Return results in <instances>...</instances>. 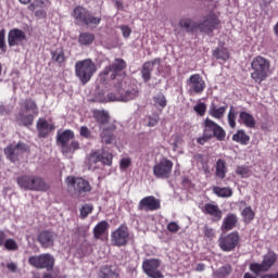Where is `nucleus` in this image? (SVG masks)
<instances>
[{
	"instance_id": "obj_1",
	"label": "nucleus",
	"mask_w": 278,
	"mask_h": 278,
	"mask_svg": "<svg viewBox=\"0 0 278 278\" xmlns=\"http://www.w3.org/2000/svg\"><path fill=\"white\" fill-rule=\"evenodd\" d=\"M127 68V62L123 59H115V61L105 66L102 72H100V83L108 84V79H117L122 77L117 83L114 84V92L108 93L106 98H96L97 103H109V101H122L127 103L138 99L140 96V89L138 85L132 84L125 77V74L121 76L122 71Z\"/></svg>"
},
{
	"instance_id": "obj_2",
	"label": "nucleus",
	"mask_w": 278,
	"mask_h": 278,
	"mask_svg": "<svg viewBox=\"0 0 278 278\" xmlns=\"http://www.w3.org/2000/svg\"><path fill=\"white\" fill-rule=\"evenodd\" d=\"M216 5L213 4L212 9H206L204 13H202L201 22H194L190 17H182L179 21V27L185 29L188 34H192L194 31H200L201 34H206V36H212L215 29L220 28V17L218 13L214 11Z\"/></svg>"
},
{
	"instance_id": "obj_3",
	"label": "nucleus",
	"mask_w": 278,
	"mask_h": 278,
	"mask_svg": "<svg viewBox=\"0 0 278 278\" xmlns=\"http://www.w3.org/2000/svg\"><path fill=\"white\" fill-rule=\"evenodd\" d=\"M203 135L197 139L198 144H206L213 138H216L218 142H224L227 138V131L218 123L212 121L210 117H206L202 124Z\"/></svg>"
},
{
	"instance_id": "obj_4",
	"label": "nucleus",
	"mask_w": 278,
	"mask_h": 278,
	"mask_svg": "<svg viewBox=\"0 0 278 278\" xmlns=\"http://www.w3.org/2000/svg\"><path fill=\"white\" fill-rule=\"evenodd\" d=\"M251 71L250 77L254 80V84L266 81L270 75V60L262 55L253 58Z\"/></svg>"
},
{
	"instance_id": "obj_5",
	"label": "nucleus",
	"mask_w": 278,
	"mask_h": 278,
	"mask_svg": "<svg viewBox=\"0 0 278 278\" xmlns=\"http://www.w3.org/2000/svg\"><path fill=\"white\" fill-rule=\"evenodd\" d=\"M56 143L61 147L64 155H73L75 151H79V141L75 140V131L65 129L56 134Z\"/></svg>"
},
{
	"instance_id": "obj_6",
	"label": "nucleus",
	"mask_w": 278,
	"mask_h": 278,
	"mask_svg": "<svg viewBox=\"0 0 278 278\" xmlns=\"http://www.w3.org/2000/svg\"><path fill=\"white\" fill-rule=\"evenodd\" d=\"M17 185L22 190H30L33 192H47L49 186L42 177L34 175H23L17 177Z\"/></svg>"
},
{
	"instance_id": "obj_7",
	"label": "nucleus",
	"mask_w": 278,
	"mask_h": 278,
	"mask_svg": "<svg viewBox=\"0 0 278 278\" xmlns=\"http://www.w3.org/2000/svg\"><path fill=\"white\" fill-rule=\"evenodd\" d=\"M97 73V64L93 63L91 59H85L76 62L75 64V75L79 79L83 86H86Z\"/></svg>"
},
{
	"instance_id": "obj_8",
	"label": "nucleus",
	"mask_w": 278,
	"mask_h": 278,
	"mask_svg": "<svg viewBox=\"0 0 278 278\" xmlns=\"http://www.w3.org/2000/svg\"><path fill=\"white\" fill-rule=\"evenodd\" d=\"M275 264H277V254L275 251L269 250L263 255V261L261 263H251L249 269L254 275H262V273H268Z\"/></svg>"
},
{
	"instance_id": "obj_9",
	"label": "nucleus",
	"mask_w": 278,
	"mask_h": 278,
	"mask_svg": "<svg viewBox=\"0 0 278 278\" xmlns=\"http://www.w3.org/2000/svg\"><path fill=\"white\" fill-rule=\"evenodd\" d=\"M72 16L77 23H83V25H93L97 27L101 25V16H94L85 7L77 5L72 12Z\"/></svg>"
},
{
	"instance_id": "obj_10",
	"label": "nucleus",
	"mask_w": 278,
	"mask_h": 278,
	"mask_svg": "<svg viewBox=\"0 0 278 278\" xmlns=\"http://www.w3.org/2000/svg\"><path fill=\"white\" fill-rule=\"evenodd\" d=\"M28 264L38 270L46 269L50 271L53 270V267L55 266V258L49 253H43L40 255L30 256L28 258Z\"/></svg>"
},
{
	"instance_id": "obj_11",
	"label": "nucleus",
	"mask_w": 278,
	"mask_h": 278,
	"mask_svg": "<svg viewBox=\"0 0 278 278\" xmlns=\"http://www.w3.org/2000/svg\"><path fill=\"white\" fill-rule=\"evenodd\" d=\"M162 260L160 258H146L142 262V270L149 278H164V273L160 269Z\"/></svg>"
},
{
	"instance_id": "obj_12",
	"label": "nucleus",
	"mask_w": 278,
	"mask_h": 278,
	"mask_svg": "<svg viewBox=\"0 0 278 278\" xmlns=\"http://www.w3.org/2000/svg\"><path fill=\"white\" fill-rule=\"evenodd\" d=\"M240 244V233L238 231H232L228 235L222 236L218 239V247L225 253H230L235 251L236 247Z\"/></svg>"
},
{
	"instance_id": "obj_13",
	"label": "nucleus",
	"mask_w": 278,
	"mask_h": 278,
	"mask_svg": "<svg viewBox=\"0 0 278 278\" xmlns=\"http://www.w3.org/2000/svg\"><path fill=\"white\" fill-rule=\"evenodd\" d=\"M173 161L163 157L153 166V175L156 179H169L173 174Z\"/></svg>"
},
{
	"instance_id": "obj_14",
	"label": "nucleus",
	"mask_w": 278,
	"mask_h": 278,
	"mask_svg": "<svg viewBox=\"0 0 278 278\" xmlns=\"http://www.w3.org/2000/svg\"><path fill=\"white\" fill-rule=\"evenodd\" d=\"M129 238V228L126 225H121L111 233V242L113 247H127Z\"/></svg>"
},
{
	"instance_id": "obj_15",
	"label": "nucleus",
	"mask_w": 278,
	"mask_h": 278,
	"mask_svg": "<svg viewBox=\"0 0 278 278\" xmlns=\"http://www.w3.org/2000/svg\"><path fill=\"white\" fill-rule=\"evenodd\" d=\"M66 184L68 188L74 189L76 194H86V192H90V190H92L90 182L84 178L67 176Z\"/></svg>"
},
{
	"instance_id": "obj_16",
	"label": "nucleus",
	"mask_w": 278,
	"mask_h": 278,
	"mask_svg": "<svg viewBox=\"0 0 278 278\" xmlns=\"http://www.w3.org/2000/svg\"><path fill=\"white\" fill-rule=\"evenodd\" d=\"M187 86H189V94H203L207 87L201 74H192L187 80Z\"/></svg>"
},
{
	"instance_id": "obj_17",
	"label": "nucleus",
	"mask_w": 278,
	"mask_h": 278,
	"mask_svg": "<svg viewBox=\"0 0 278 278\" xmlns=\"http://www.w3.org/2000/svg\"><path fill=\"white\" fill-rule=\"evenodd\" d=\"M160 207H162V203L155 195H147L138 204L139 212H157Z\"/></svg>"
},
{
	"instance_id": "obj_18",
	"label": "nucleus",
	"mask_w": 278,
	"mask_h": 278,
	"mask_svg": "<svg viewBox=\"0 0 278 278\" xmlns=\"http://www.w3.org/2000/svg\"><path fill=\"white\" fill-rule=\"evenodd\" d=\"M27 152V146L23 142H18L16 146L9 144L4 148V155L10 160V162H18L21 155Z\"/></svg>"
},
{
	"instance_id": "obj_19",
	"label": "nucleus",
	"mask_w": 278,
	"mask_h": 278,
	"mask_svg": "<svg viewBox=\"0 0 278 278\" xmlns=\"http://www.w3.org/2000/svg\"><path fill=\"white\" fill-rule=\"evenodd\" d=\"M90 162L92 164H103V166H112V162L114 160V155L108 152L105 149L97 150L89 156Z\"/></svg>"
},
{
	"instance_id": "obj_20",
	"label": "nucleus",
	"mask_w": 278,
	"mask_h": 278,
	"mask_svg": "<svg viewBox=\"0 0 278 278\" xmlns=\"http://www.w3.org/2000/svg\"><path fill=\"white\" fill-rule=\"evenodd\" d=\"M56 235L52 230H41L37 235V242H39L41 249H51L55 245Z\"/></svg>"
},
{
	"instance_id": "obj_21",
	"label": "nucleus",
	"mask_w": 278,
	"mask_h": 278,
	"mask_svg": "<svg viewBox=\"0 0 278 278\" xmlns=\"http://www.w3.org/2000/svg\"><path fill=\"white\" fill-rule=\"evenodd\" d=\"M27 40V34L21 28H12L8 34L9 47H18Z\"/></svg>"
},
{
	"instance_id": "obj_22",
	"label": "nucleus",
	"mask_w": 278,
	"mask_h": 278,
	"mask_svg": "<svg viewBox=\"0 0 278 278\" xmlns=\"http://www.w3.org/2000/svg\"><path fill=\"white\" fill-rule=\"evenodd\" d=\"M202 212L203 214H206V216H212L213 223H219V220H223V211L216 204H204Z\"/></svg>"
},
{
	"instance_id": "obj_23",
	"label": "nucleus",
	"mask_w": 278,
	"mask_h": 278,
	"mask_svg": "<svg viewBox=\"0 0 278 278\" xmlns=\"http://www.w3.org/2000/svg\"><path fill=\"white\" fill-rule=\"evenodd\" d=\"M160 59H154L152 61L144 62L141 66V78L144 84H149L151 81V76L153 73V68H155V64H160Z\"/></svg>"
},
{
	"instance_id": "obj_24",
	"label": "nucleus",
	"mask_w": 278,
	"mask_h": 278,
	"mask_svg": "<svg viewBox=\"0 0 278 278\" xmlns=\"http://www.w3.org/2000/svg\"><path fill=\"white\" fill-rule=\"evenodd\" d=\"M238 227V215L236 213H228L222 223L220 230L223 233H227V231H232Z\"/></svg>"
},
{
	"instance_id": "obj_25",
	"label": "nucleus",
	"mask_w": 278,
	"mask_h": 278,
	"mask_svg": "<svg viewBox=\"0 0 278 278\" xmlns=\"http://www.w3.org/2000/svg\"><path fill=\"white\" fill-rule=\"evenodd\" d=\"M0 248L4 251H18V243L13 238L8 239L5 230H0Z\"/></svg>"
},
{
	"instance_id": "obj_26",
	"label": "nucleus",
	"mask_w": 278,
	"mask_h": 278,
	"mask_svg": "<svg viewBox=\"0 0 278 278\" xmlns=\"http://www.w3.org/2000/svg\"><path fill=\"white\" fill-rule=\"evenodd\" d=\"M55 129V125L49 124L46 118L40 117L37 121V131L39 138H47L51 131Z\"/></svg>"
},
{
	"instance_id": "obj_27",
	"label": "nucleus",
	"mask_w": 278,
	"mask_h": 278,
	"mask_svg": "<svg viewBox=\"0 0 278 278\" xmlns=\"http://www.w3.org/2000/svg\"><path fill=\"white\" fill-rule=\"evenodd\" d=\"M98 278H121V269L114 266L104 265L100 267Z\"/></svg>"
},
{
	"instance_id": "obj_28",
	"label": "nucleus",
	"mask_w": 278,
	"mask_h": 278,
	"mask_svg": "<svg viewBox=\"0 0 278 278\" xmlns=\"http://www.w3.org/2000/svg\"><path fill=\"white\" fill-rule=\"evenodd\" d=\"M227 113V104L224 106H218L216 103L212 102L208 109V114L212 118H216L220 121V118H225V114Z\"/></svg>"
},
{
	"instance_id": "obj_29",
	"label": "nucleus",
	"mask_w": 278,
	"mask_h": 278,
	"mask_svg": "<svg viewBox=\"0 0 278 278\" xmlns=\"http://www.w3.org/2000/svg\"><path fill=\"white\" fill-rule=\"evenodd\" d=\"M239 123L241 125H244V127H248V129H255V125H257L255 117H253V115H251V113L245 112V111L240 112Z\"/></svg>"
},
{
	"instance_id": "obj_30",
	"label": "nucleus",
	"mask_w": 278,
	"mask_h": 278,
	"mask_svg": "<svg viewBox=\"0 0 278 278\" xmlns=\"http://www.w3.org/2000/svg\"><path fill=\"white\" fill-rule=\"evenodd\" d=\"M34 116L33 114H25L23 111H20L15 116V121L17 125H22L23 127H31L34 125Z\"/></svg>"
},
{
	"instance_id": "obj_31",
	"label": "nucleus",
	"mask_w": 278,
	"mask_h": 278,
	"mask_svg": "<svg viewBox=\"0 0 278 278\" xmlns=\"http://www.w3.org/2000/svg\"><path fill=\"white\" fill-rule=\"evenodd\" d=\"M232 141L247 147V144L251 142V136H249L244 129H239L232 135Z\"/></svg>"
},
{
	"instance_id": "obj_32",
	"label": "nucleus",
	"mask_w": 278,
	"mask_h": 278,
	"mask_svg": "<svg viewBox=\"0 0 278 278\" xmlns=\"http://www.w3.org/2000/svg\"><path fill=\"white\" fill-rule=\"evenodd\" d=\"M92 116L98 125H108L110 123V113L105 110H93Z\"/></svg>"
},
{
	"instance_id": "obj_33",
	"label": "nucleus",
	"mask_w": 278,
	"mask_h": 278,
	"mask_svg": "<svg viewBox=\"0 0 278 278\" xmlns=\"http://www.w3.org/2000/svg\"><path fill=\"white\" fill-rule=\"evenodd\" d=\"M213 192L220 199H229L230 197H233V190L229 187L215 186L213 187Z\"/></svg>"
},
{
	"instance_id": "obj_34",
	"label": "nucleus",
	"mask_w": 278,
	"mask_h": 278,
	"mask_svg": "<svg viewBox=\"0 0 278 278\" xmlns=\"http://www.w3.org/2000/svg\"><path fill=\"white\" fill-rule=\"evenodd\" d=\"M116 128L114 126L103 128L101 132L102 142L104 144H112L114 142V130Z\"/></svg>"
},
{
	"instance_id": "obj_35",
	"label": "nucleus",
	"mask_w": 278,
	"mask_h": 278,
	"mask_svg": "<svg viewBox=\"0 0 278 278\" xmlns=\"http://www.w3.org/2000/svg\"><path fill=\"white\" fill-rule=\"evenodd\" d=\"M215 175L218 177V179H225V177H227V162H225V160L219 159L216 162Z\"/></svg>"
},
{
	"instance_id": "obj_36",
	"label": "nucleus",
	"mask_w": 278,
	"mask_h": 278,
	"mask_svg": "<svg viewBox=\"0 0 278 278\" xmlns=\"http://www.w3.org/2000/svg\"><path fill=\"white\" fill-rule=\"evenodd\" d=\"M231 273H233V267H231V264H226L214 271V277L227 278Z\"/></svg>"
},
{
	"instance_id": "obj_37",
	"label": "nucleus",
	"mask_w": 278,
	"mask_h": 278,
	"mask_svg": "<svg viewBox=\"0 0 278 278\" xmlns=\"http://www.w3.org/2000/svg\"><path fill=\"white\" fill-rule=\"evenodd\" d=\"M23 108L26 112H33L35 116H38V104L31 98H26L23 102Z\"/></svg>"
},
{
	"instance_id": "obj_38",
	"label": "nucleus",
	"mask_w": 278,
	"mask_h": 278,
	"mask_svg": "<svg viewBox=\"0 0 278 278\" xmlns=\"http://www.w3.org/2000/svg\"><path fill=\"white\" fill-rule=\"evenodd\" d=\"M109 227H110V224H108L106 220H102L98 223L97 226L93 228L94 238L99 240V238H101V236H103V233L108 231Z\"/></svg>"
},
{
	"instance_id": "obj_39",
	"label": "nucleus",
	"mask_w": 278,
	"mask_h": 278,
	"mask_svg": "<svg viewBox=\"0 0 278 278\" xmlns=\"http://www.w3.org/2000/svg\"><path fill=\"white\" fill-rule=\"evenodd\" d=\"M78 42L81 47H89V45H92V42H94V34L81 33L78 36Z\"/></svg>"
},
{
	"instance_id": "obj_40",
	"label": "nucleus",
	"mask_w": 278,
	"mask_h": 278,
	"mask_svg": "<svg viewBox=\"0 0 278 278\" xmlns=\"http://www.w3.org/2000/svg\"><path fill=\"white\" fill-rule=\"evenodd\" d=\"M213 56H215L216 60H224L227 62V60H229V51L226 48H217L213 51Z\"/></svg>"
},
{
	"instance_id": "obj_41",
	"label": "nucleus",
	"mask_w": 278,
	"mask_h": 278,
	"mask_svg": "<svg viewBox=\"0 0 278 278\" xmlns=\"http://www.w3.org/2000/svg\"><path fill=\"white\" fill-rule=\"evenodd\" d=\"M241 216L244 223H251L255 218V211L251 206H247L243 208Z\"/></svg>"
},
{
	"instance_id": "obj_42",
	"label": "nucleus",
	"mask_w": 278,
	"mask_h": 278,
	"mask_svg": "<svg viewBox=\"0 0 278 278\" xmlns=\"http://www.w3.org/2000/svg\"><path fill=\"white\" fill-rule=\"evenodd\" d=\"M236 109L233 106H230V110L228 112V124L231 129H236Z\"/></svg>"
},
{
	"instance_id": "obj_43",
	"label": "nucleus",
	"mask_w": 278,
	"mask_h": 278,
	"mask_svg": "<svg viewBox=\"0 0 278 278\" xmlns=\"http://www.w3.org/2000/svg\"><path fill=\"white\" fill-rule=\"evenodd\" d=\"M153 101L155 105H159L160 108H166V96L164 93H159L153 97Z\"/></svg>"
},
{
	"instance_id": "obj_44",
	"label": "nucleus",
	"mask_w": 278,
	"mask_h": 278,
	"mask_svg": "<svg viewBox=\"0 0 278 278\" xmlns=\"http://www.w3.org/2000/svg\"><path fill=\"white\" fill-rule=\"evenodd\" d=\"M193 110L198 116H205V112H207V105L203 102H200L193 108Z\"/></svg>"
},
{
	"instance_id": "obj_45",
	"label": "nucleus",
	"mask_w": 278,
	"mask_h": 278,
	"mask_svg": "<svg viewBox=\"0 0 278 278\" xmlns=\"http://www.w3.org/2000/svg\"><path fill=\"white\" fill-rule=\"evenodd\" d=\"M52 60L54 62H58L59 64H62L66 60V56L64 55V50H61L60 52L54 51L51 53Z\"/></svg>"
},
{
	"instance_id": "obj_46",
	"label": "nucleus",
	"mask_w": 278,
	"mask_h": 278,
	"mask_svg": "<svg viewBox=\"0 0 278 278\" xmlns=\"http://www.w3.org/2000/svg\"><path fill=\"white\" fill-rule=\"evenodd\" d=\"M0 50L2 53H5L8 51V46L5 45V29L0 30Z\"/></svg>"
},
{
	"instance_id": "obj_47",
	"label": "nucleus",
	"mask_w": 278,
	"mask_h": 278,
	"mask_svg": "<svg viewBox=\"0 0 278 278\" xmlns=\"http://www.w3.org/2000/svg\"><path fill=\"white\" fill-rule=\"evenodd\" d=\"M203 232H204L205 238H208L210 240H212L213 238L216 237V232L214 231V228H212L207 225H205L203 227Z\"/></svg>"
},
{
	"instance_id": "obj_48",
	"label": "nucleus",
	"mask_w": 278,
	"mask_h": 278,
	"mask_svg": "<svg viewBox=\"0 0 278 278\" xmlns=\"http://www.w3.org/2000/svg\"><path fill=\"white\" fill-rule=\"evenodd\" d=\"M92 210H93V207L90 204H86L85 206H83L80 210L81 218H88V215L92 214Z\"/></svg>"
},
{
	"instance_id": "obj_49",
	"label": "nucleus",
	"mask_w": 278,
	"mask_h": 278,
	"mask_svg": "<svg viewBox=\"0 0 278 278\" xmlns=\"http://www.w3.org/2000/svg\"><path fill=\"white\" fill-rule=\"evenodd\" d=\"M148 127H155V125H157V123H160V115L154 114V115H150L148 116Z\"/></svg>"
},
{
	"instance_id": "obj_50",
	"label": "nucleus",
	"mask_w": 278,
	"mask_h": 278,
	"mask_svg": "<svg viewBox=\"0 0 278 278\" xmlns=\"http://www.w3.org/2000/svg\"><path fill=\"white\" fill-rule=\"evenodd\" d=\"M119 29L122 31L123 38H129L131 36V28L127 25L119 26Z\"/></svg>"
},
{
	"instance_id": "obj_51",
	"label": "nucleus",
	"mask_w": 278,
	"mask_h": 278,
	"mask_svg": "<svg viewBox=\"0 0 278 278\" xmlns=\"http://www.w3.org/2000/svg\"><path fill=\"white\" fill-rule=\"evenodd\" d=\"M167 231H170V233H177V231H179V224L176 222H170L167 225Z\"/></svg>"
},
{
	"instance_id": "obj_52",
	"label": "nucleus",
	"mask_w": 278,
	"mask_h": 278,
	"mask_svg": "<svg viewBox=\"0 0 278 278\" xmlns=\"http://www.w3.org/2000/svg\"><path fill=\"white\" fill-rule=\"evenodd\" d=\"M119 166L124 170H125V168H129L131 166V159H129V157L122 159L121 163H119Z\"/></svg>"
},
{
	"instance_id": "obj_53",
	"label": "nucleus",
	"mask_w": 278,
	"mask_h": 278,
	"mask_svg": "<svg viewBox=\"0 0 278 278\" xmlns=\"http://www.w3.org/2000/svg\"><path fill=\"white\" fill-rule=\"evenodd\" d=\"M80 136H83V138H90V129H88L87 126H81Z\"/></svg>"
},
{
	"instance_id": "obj_54",
	"label": "nucleus",
	"mask_w": 278,
	"mask_h": 278,
	"mask_svg": "<svg viewBox=\"0 0 278 278\" xmlns=\"http://www.w3.org/2000/svg\"><path fill=\"white\" fill-rule=\"evenodd\" d=\"M237 175H248L249 174V168L244 166H238L236 169Z\"/></svg>"
},
{
	"instance_id": "obj_55",
	"label": "nucleus",
	"mask_w": 278,
	"mask_h": 278,
	"mask_svg": "<svg viewBox=\"0 0 278 278\" xmlns=\"http://www.w3.org/2000/svg\"><path fill=\"white\" fill-rule=\"evenodd\" d=\"M7 268L10 270V273H16L18 270L16 263H8Z\"/></svg>"
},
{
	"instance_id": "obj_56",
	"label": "nucleus",
	"mask_w": 278,
	"mask_h": 278,
	"mask_svg": "<svg viewBox=\"0 0 278 278\" xmlns=\"http://www.w3.org/2000/svg\"><path fill=\"white\" fill-rule=\"evenodd\" d=\"M38 5H40V0H35L34 3H30L28 5V10L30 12H34L36 10V8H38Z\"/></svg>"
},
{
	"instance_id": "obj_57",
	"label": "nucleus",
	"mask_w": 278,
	"mask_h": 278,
	"mask_svg": "<svg viewBox=\"0 0 278 278\" xmlns=\"http://www.w3.org/2000/svg\"><path fill=\"white\" fill-rule=\"evenodd\" d=\"M195 270H197L198 273H203V270H205V264L199 263V264L197 265V267H195Z\"/></svg>"
},
{
	"instance_id": "obj_58",
	"label": "nucleus",
	"mask_w": 278,
	"mask_h": 278,
	"mask_svg": "<svg viewBox=\"0 0 278 278\" xmlns=\"http://www.w3.org/2000/svg\"><path fill=\"white\" fill-rule=\"evenodd\" d=\"M20 3H22L23 5H27L29 3H31V0H18Z\"/></svg>"
},
{
	"instance_id": "obj_59",
	"label": "nucleus",
	"mask_w": 278,
	"mask_h": 278,
	"mask_svg": "<svg viewBox=\"0 0 278 278\" xmlns=\"http://www.w3.org/2000/svg\"><path fill=\"white\" fill-rule=\"evenodd\" d=\"M243 278H256V277L253 276V274H251V273H245V274L243 275Z\"/></svg>"
},
{
	"instance_id": "obj_60",
	"label": "nucleus",
	"mask_w": 278,
	"mask_h": 278,
	"mask_svg": "<svg viewBox=\"0 0 278 278\" xmlns=\"http://www.w3.org/2000/svg\"><path fill=\"white\" fill-rule=\"evenodd\" d=\"M45 7V0H39V5L37 8H43Z\"/></svg>"
},
{
	"instance_id": "obj_61",
	"label": "nucleus",
	"mask_w": 278,
	"mask_h": 278,
	"mask_svg": "<svg viewBox=\"0 0 278 278\" xmlns=\"http://www.w3.org/2000/svg\"><path fill=\"white\" fill-rule=\"evenodd\" d=\"M2 71H3V65L0 63V77H1Z\"/></svg>"
},
{
	"instance_id": "obj_62",
	"label": "nucleus",
	"mask_w": 278,
	"mask_h": 278,
	"mask_svg": "<svg viewBox=\"0 0 278 278\" xmlns=\"http://www.w3.org/2000/svg\"><path fill=\"white\" fill-rule=\"evenodd\" d=\"M173 146H174V149H177V142H174Z\"/></svg>"
},
{
	"instance_id": "obj_63",
	"label": "nucleus",
	"mask_w": 278,
	"mask_h": 278,
	"mask_svg": "<svg viewBox=\"0 0 278 278\" xmlns=\"http://www.w3.org/2000/svg\"><path fill=\"white\" fill-rule=\"evenodd\" d=\"M38 14H42V11H37L36 15L38 16Z\"/></svg>"
}]
</instances>
